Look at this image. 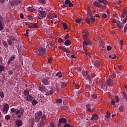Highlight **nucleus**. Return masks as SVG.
<instances>
[{"label": "nucleus", "mask_w": 127, "mask_h": 127, "mask_svg": "<svg viewBox=\"0 0 127 127\" xmlns=\"http://www.w3.org/2000/svg\"><path fill=\"white\" fill-rule=\"evenodd\" d=\"M39 90L41 92H43L44 91H45V92H46V89H45V86H44L43 85L40 86L39 88Z\"/></svg>", "instance_id": "15"}, {"label": "nucleus", "mask_w": 127, "mask_h": 127, "mask_svg": "<svg viewBox=\"0 0 127 127\" xmlns=\"http://www.w3.org/2000/svg\"><path fill=\"white\" fill-rule=\"evenodd\" d=\"M38 102H37V101H36V100H33L32 102V104L33 106H35V105H36V104H37Z\"/></svg>", "instance_id": "35"}, {"label": "nucleus", "mask_w": 127, "mask_h": 127, "mask_svg": "<svg viewBox=\"0 0 127 127\" xmlns=\"http://www.w3.org/2000/svg\"><path fill=\"white\" fill-rule=\"evenodd\" d=\"M61 7L63 8H65V7H67L68 5H66L64 2L63 4L61 5Z\"/></svg>", "instance_id": "41"}, {"label": "nucleus", "mask_w": 127, "mask_h": 127, "mask_svg": "<svg viewBox=\"0 0 127 127\" xmlns=\"http://www.w3.org/2000/svg\"><path fill=\"white\" fill-rule=\"evenodd\" d=\"M48 63H51L52 62V58H50L48 60Z\"/></svg>", "instance_id": "62"}, {"label": "nucleus", "mask_w": 127, "mask_h": 127, "mask_svg": "<svg viewBox=\"0 0 127 127\" xmlns=\"http://www.w3.org/2000/svg\"><path fill=\"white\" fill-rule=\"evenodd\" d=\"M20 17L22 19H23V18H24V16L23 15V14L22 13H20Z\"/></svg>", "instance_id": "54"}, {"label": "nucleus", "mask_w": 127, "mask_h": 127, "mask_svg": "<svg viewBox=\"0 0 127 127\" xmlns=\"http://www.w3.org/2000/svg\"><path fill=\"white\" fill-rule=\"evenodd\" d=\"M23 93L26 101H28V102L32 101L33 97L29 95V91H28V90H25Z\"/></svg>", "instance_id": "1"}, {"label": "nucleus", "mask_w": 127, "mask_h": 127, "mask_svg": "<svg viewBox=\"0 0 127 127\" xmlns=\"http://www.w3.org/2000/svg\"><path fill=\"white\" fill-rule=\"evenodd\" d=\"M65 87H66V83L62 82V88H65Z\"/></svg>", "instance_id": "47"}, {"label": "nucleus", "mask_w": 127, "mask_h": 127, "mask_svg": "<svg viewBox=\"0 0 127 127\" xmlns=\"http://www.w3.org/2000/svg\"><path fill=\"white\" fill-rule=\"evenodd\" d=\"M3 22H0V31L3 30V26L2 25Z\"/></svg>", "instance_id": "31"}, {"label": "nucleus", "mask_w": 127, "mask_h": 127, "mask_svg": "<svg viewBox=\"0 0 127 127\" xmlns=\"http://www.w3.org/2000/svg\"><path fill=\"white\" fill-rule=\"evenodd\" d=\"M2 43L4 47H5L6 48L8 47V45H7V42H6V41H4L2 42Z\"/></svg>", "instance_id": "24"}, {"label": "nucleus", "mask_w": 127, "mask_h": 127, "mask_svg": "<svg viewBox=\"0 0 127 127\" xmlns=\"http://www.w3.org/2000/svg\"><path fill=\"white\" fill-rule=\"evenodd\" d=\"M86 108L87 112H90V113H93L94 112V109L92 108L90 104H87L86 105Z\"/></svg>", "instance_id": "10"}, {"label": "nucleus", "mask_w": 127, "mask_h": 127, "mask_svg": "<svg viewBox=\"0 0 127 127\" xmlns=\"http://www.w3.org/2000/svg\"><path fill=\"white\" fill-rule=\"evenodd\" d=\"M45 121H46V115L43 114L42 118H41L40 127H45Z\"/></svg>", "instance_id": "4"}, {"label": "nucleus", "mask_w": 127, "mask_h": 127, "mask_svg": "<svg viewBox=\"0 0 127 127\" xmlns=\"http://www.w3.org/2000/svg\"><path fill=\"white\" fill-rule=\"evenodd\" d=\"M8 38H10L11 40H14V38H12V36L10 35H8L7 36Z\"/></svg>", "instance_id": "56"}, {"label": "nucleus", "mask_w": 127, "mask_h": 127, "mask_svg": "<svg viewBox=\"0 0 127 127\" xmlns=\"http://www.w3.org/2000/svg\"><path fill=\"white\" fill-rule=\"evenodd\" d=\"M42 116V112L38 111L35 113V119L37 123H39L41 116Z\"/></svg>", "instance_id": "3"}, {"label": "nucleus", "mask_w": 127, "mask_h": 127, "mask_svg": "<svg viewBox=\"0 0 127 127\" xmlns=\"http://www.w3.org/2000/svg\"><path fill=\"white\" fill-rule=\"evenodd\" d=\"M28 10L29 11H31V12H33V11H35V10H36V9H34L33 7H29L28 8Z\"/></svg>", "instance_id": "25"}, {"label": "nucleus", "mask_w": 127, "mask_h": 127, "mask_svg": "<svg viewBox=\"0 0 127 127\" xmlns=\"http://www.w3.org/2000/svg\"><path fill=\"white\" fill-rule=\"evenodd\" d=\"M117 24L118 27H119L120 28H123V26L122 25V23H121V21H118Z\"/></svg>", "instance_id": "26"}, {"label": "nucleus", "mask_w": 127, "mask_h": 127, "mask_svg": "<svg viewBox=\"0 0 127 127\" xmlns=\"http://www.w3.org/2000/svg\"><path fill=\"white\" fill-rule=\"evenodd\" d=\"M9 109V106L8 104H6L4 105L2 111L4 113V114H7L8 112V110Z\"/></svg>", "instance_id": "8"}, {"label": "nucleus", "mask_w": 127, "mask_h": 127, "mask_svg": "<svg viewBox=\"0 0 127 127\" xmlns=\"http://www.w3.org/2000/svg\"><path fill=\"white\" fill-rule=\"evenodd\" d=\"M123 96L125 98L127 99V93L124 92H123Z\"/></svg>", "instance_id": "44"}, {"label": "nucleus", "mask_w": 127, "mask_h": 127, "mask_svg": "<svg viewBox=\"0 0 127 127\" xmlns=\"http://www.w3.org/2000/svg\"><path fill=\"white\" fill-rule=\"evenodd\" d=\"M51 23H54V24H56L57 22V20L56 19H53L51 21Z\"/></svg>", "instance_id": "34"}, {"label": "nucleus", "mask_w": 127, "mask_h": 127, "mask_svg": "<svg viewBox=\"0 0 127 127\" xmlns=\"http://www.w3.org/2000/svg\"><path fill=\"white\" fill-rule=\"evenodd\" d=\"M46 14L47 13L46 12H45V11L39 12L38 18H39V19H42L43 17H45V16H46Z\"/></svg>", "instance_id": "6"}, {"label": "nucleus", "mask_w": 127, "mask_h": 127, "mask_svg": "<svg viewBox=\"0 0 127 127\" xmlns=\"http://www.w3.org/2000/svg\"><path fill=\"white\" fill-rule=\"evenodd\" d=\"M62 102H63L62 99H57L56 100V103H57V104H61V103H62Z\"/></svg>", "instance_id": "29"}, {"label": "nucleus", "mask_w": 127, "mask_h": 127, "mask_svg": "<svg viewBox=\"0 0 127 127\" xmlns=\"http://www.w3.org/2000/svg\"><path fill=\"white\" fill-rule=\"evenodd\" d=\"M39 2H40L43 4H45V3H46V1L45 0H39Z\"/></svg>", "instance_id": "36"}, {"label": "nucleus", "mask_w": 127, "mask_h": 127, "mask_svg": "<svg viewBox=\"0 0 127 127\" xmlns=\"http://www.w3.org/2000/svg\"><path fill=\"white\" fill-rule=\"evenodd\" d=\"M90 20L92 22H95V21H96V18H95V16H91Z\"/></svg>", "instance_id": "28"}, {"label": "nucleus", "mask_w": 127, "mask_h": 127, "mask_svg": "<svg viewBox=\"0 0 127 127\" xmlns=\"http://www.w3.org/2000/svg\"><path fill=\"white\" fill-rule=\"evenodd\" d=\"M50 126L51 127H55V125H54V123H53V122H52L50 124Z\"/></svg>", "instance_id": "64"}, {"label": "nucleus", "mask_w": 127, "mask_h": 127, "mask_svg": "<svg viewBox=\"0 0 127 127\" xmlns=\"http://www.w3.org/2000/svg\"><path fill=\"white\" fill-rule=\"evenodd\" d=\"M88 35L89 33H88V32H86L85 34L83 35V39H87Z\"/></svg>", "instance_id": "21"}, {"label": "nucleus", "mask_w": 127, "mask_h": 127, "mask_svg": "<svg viewBox=\"0 0 127 127\" xmlns=\"http://www.w3.org/2000/svg\"><path fill=\"white\" fill-rule=\"evenodd\" d=\"M102 17L103 18H107V14H106V13L102 14Z\"/></svg>", "instance_id": "60"}, {"label": "nucleus", "mask_w": 127, "mask_h": 127, "mask_svg": "<svg viewBox=\"0 0 127 127\" xmlns=\"http://www.w3.org/2000/svg\"><path fill=\"white\" fill-rule=\"evenodd\" d=\"M38 26H37V23L32 24V25L29 26V28H37Z\"/></svg>", "instance_id": "16"}, {"label": "nucleus", "mask_w": 127, "mask_h": 127, "mask_svg": "<svg viewBox=\"0 0 127 127\" xmlns=\"http://www.w3.org/2000/svg\"><path fill=\"white\" fill-rule=\"evenodd\" d=\"M64 127H71V126L68 123H66L64 125Z\"/></svg>", "instance_id": "61"}, {"label": "nucleus", "mask_w": 127, "mask_h": 127, "mask_svg": "<svg viewBox=\"0 0 127 127\" xmlns=\"http://www.w3.org/2000/svg\"><path fill=\"white\" fill-rule=\"evenodd\" d=\"M87 39H84V41L83 42V46H88V43L86 41Z\"/></svg>", "instance_id": "27"}, {"label": "nucleus", "mask_w": 127, "mask_h": 127, "mask_svg": "<svg viewBox=\"0 0 127 127\" xmlns=\"http://www.w3.org/2000/svg\"><path fill=\"white\" fill-rule=\"evenodd\" d=\"M7 42L9 45H11V44H12V40L11 39L7 40Z\"/></svg>", "instance_id": "43"}, {"label": "nucleus", "mask_w": 127, "mask_h": 127, "mask_svg": "<svg viewBox=\"0 0 127 127\" xmlns=\"http://www.w3.org/2000/svg\"><path fill=\"white\" fill-rule=\"evenodd\" d=\"M61 110H64L65 111H67L69 110V107L68 106L64 105V106H62L61 107Z\"/></svg>", "instance_id": "19"}, {"label": "nucleus", "mask_w": 127, "mask_h": 127, "mask_svg": "<svg viewBox=\"0 0 127 127\" xmlns=\"http://www.w3.org/2000/svg\"><path fill=\"white\" fill-rule=\"evenodd\" d=\"M111 104H112V105H113V106H114V105H115L116 102H115V100H111Z\"/></svg>", "instance_id": "63"}, {"label": "nucleus", "mask_w": 127, "mask_h": 127, "mask_svg": "<svg viewBox=\"0 0 127 127\" xmlns=\"http://www.w3.org/2000/svg\"><path fill=\"white\" fill-rule=\"evenodd\" d=\"M64 44L65 45V46H70V45H71V42L69 40H66Z\"/></svg>", "instance_id": "17"}, {"label": "nucleus", "mask_w": 127, "mask_h": 127, "mask_svg": "<svg viewBox=\"0 0 127 127\" xmlns=\"http://www.w3.org/2000/svg\"><path fill=\"white\" fill-rule=\"evenodd\" d=\"M86 88L88 90H91V86H90V85H89V84H86Z\"/></svg>", "instance_id": "49"}, {"label": "nucleus", "mask_w": 127, "mask_h": 127, "mask_svg": "<svg viewBox=\"0 0 127 127\" xmlns=\"http://www.w3.org/2000/svg\"><path fill=\"white\" fill-rule=\"evenodd\" d=\"M16 58V56H15V55H14L13 56H12L10 59H9V60L7 62V65H9V64H10V63L12 62V61H13V60H14V59H15Z\"/></svg>", "instance_id": "12"}, {"label": "nucleus", "mask_w": 127, "mask_h": 127, "mask_svg": "<svg viewBox=\"0 0 127 127\" xmlns=\"http://www.w3.org/2000/svg\"><path fill=\"white\" fill-rule=\"evenodd\" d=\"M30 32V31L29 30V29L27 30L26 31V33L27 35L25 34V35L26 36H27V37H28V33H29Z\"/></svg>", "instance_id": "51"}, {"label": "nucleus", "mask_w": 127, "mask_h": 127, "mask_svg": "<svg viewBox=\"0 0 127 127\" xmlns=\"http://www.w3.org/2000/svg\"><path fill=\"white\" fill-rule=\"evenodd\" d=\"M62 124H64L65 125H66V124H67V120H66V119L64 118L60 119L59 121V124H58V127H61Z\"/></svg>", "instance_id": "5"}, {"label": "nucleus", "mask_w": 127, "mask_h": 127, "mask_svg": "<svg viewBox=\"0 0 127 127\" xmlns=\"http://www.w3.org/2000/svg\"><path fill=\"white\" fill-rule=\"evenodd\" d=\"M75 22H76L77 23H80V22H81V19H76L75 20Z\"/></svg>", "instance_id": "57"}, {"label": "nucleus", "mask_w": 127, "mask_h": 127, "mask_svg": "<svg viewBox=\"0 0 127 127\" xmlns=\"http://www.w3.org/2000/svg\"><path fill=\"white\" fill-rule=\"evenodd\" d=\"M87 13L90 16H92V15L93 14V12L92 11L91 8H90V7H88L87 8Z\"/></svg>", "instance_id": "18"}, {"label": "nucleus", "mask_w": 127, "mask_h": 127, "mask_svg": "<svg viewBox=\"0 0 127 127\" xmlns=\"http://www.w3.org/2000/svg\"><path fill=\"white\" fill-rule=\"evenodd\" d=\"M36 53L39 56H42L46 54V49L42 47L39 48L37 51Z\"/></svg>", "instance_id": "2"}, {"label": "nucleus", "mask_w": 127, "mask_h": 127, "mask_svg": "<svg viewBox=\"0 0 127 127\" xmlns=\"http://www.w3.org/2000/svg\"><path fill=\"white\" fill-rule=\"evenodd\" d=\"M56 76L57 77H59V78H62V72L61 71H59L56 74Z\"/></svg>", "instance_id": "20"}, {"label": "nucleus", "mask_w": 127, "mask_h": 127, "mask_svg": "<svg viewBox=\"0 0 127 127\" xmlns=\"http://www.w3.org/2000/svg\"><path fill=\"white\" fill-rule=\"evenodd\" d=\"M63 51L66 52V53H70V51L68 49H66V48H64Z\"/></svg>", "instance_id": "37"}, {"label": "nucleus", "mask_w": 127, "mask_h": 127, "mask_svg": "<svg viewBox=\"0 0 127 127\" xmlns=\"http://www.w3.org/2000/svg\"><path fill=\"white\" fill-rule=\"evenodd\" d=\"M106 118L107 119H111V112L108 111L106 113Z\"/></svg>", "instance_id": "23"}, {"label": "nucleus", "mask_w": 127, "mask_h": 127, "mask_svg": "<svg viewBox=\"0 0 127 127\" xmlns=\"http://www.w3.org/2000/svg\"><path fill=\"white\" fill-rule=\"evenodd\" d=\"M64 3H65L66 5H68V6H69V7L74 6V5L71 2L70 0H65Z\"/></svg>", "instance_id": "11"}, {"label": "nucleus", "mask_w": 127, "mask_h": 127, "mask_svg": "<svg viewBox=\"0 0 127 127\" xmlns=\"http://www.w3.org/2000/svg\"><path fill=\"white\" fill-rule=\"evenodd\" d=\"M42 83L45 84V85H48V79H43L42 80Z\"/></svg>", "instance_id": "22"}, {"label": "nucleus", "mask_w": 127, "mask_h": 127, "mask_svg": "<svg viewBox=\"0 0 127 127\" xmlns=\"http://www.w3.org/2000/svg\"><path fill=\"white\" fill-rule=\"evenodd\" d=\"M4 70V66L0 65V72H2Z\"/></svg>", "instance_id": "40"}, {"label": "nucleus", "mask_w": 127, "mask_h": 127, "mask_svg": "<svg viewBox=\"0 0 127 127\" xmlns=\"http://www.w3.org/2000/svg\"><path fill=\"white\" fill-rule=\"evenodd\" d=\"M92 98H93V99H97L98 97L97 96V95H94V94H92L91 95Z\"/></svg>", "instance_id": "53"}, {"label": "nucleus", "mask_w": 127, "mask_h": 127, "mask_svg": "<svg viewBox=\"0 0 127 127\" xmlns=\"http://www.w3.org/2000/svg\"><path fill=\"white\" fill-rule=\"evenodd\" d=\"M112 47L110 46H108L107 47V50H108V51H111V50H112Z\"/></svg>", "instance_id": "45"}, {"label": "nucleus", "mask_w": 127, "mask_h": 127, "mask_svg": "<svg viewBox=\"0 0 127 127\" xmlns=\"http://www.w3.org/2000/svg\"><path fill=\"white\" fill-rule=\"evenodd\" d=\"M0 98H4V93L2 92H0Z\"/></svg>", "instance_id": "42"}, {"label": "nucleus", "mask_w": 127, "mask_h": 127, "mask_svg": "<svg viewBox=\"0 0 127 127\" xmlns=\"http://www.w3.org/2000/svg\"><path fill=\"white\" fill-rule=\"evenodd\" d=\"M82 92H83V89H80L78 92H77L78 95H80V94L82 93Z\"/></svg>", "instance_id": "58"}, {"label": "nucleus", "mask_w": 127, "mask_h": 127, "mask_svg": "<svg viewBox=\"0 0 127 127\" xmlns=\"http://www.w3.org/2000/svg\"><path fill=\"white\" fill-rule=\"evenodd\" d=\"M119 110L123 112L124 111V107H123L122 106H120L119 107Z\"/></svg>", "instance_id": "55"}, {"label": "nucleus", "mask_w": 127, "mask_h": 127, "mask_svg": "<svg viewBox=\"0 0 127 127\" xmlns=\"http://www.w3.org/2000/svg\"><path fill=\"white\" fill-rule=\"evenodd\" d=\"M86 21L88 24H90V23H91V20H90V18H87L86 19Z\"/></svg>", "instance_id": "50"}, {"label": "nucleus", "mask_w": 127, "mask_h": 127, "mask_svg": "<svg viewBox=\"0 0 127 127\" xmlns=\"http://www.w3.org/2000/svg\"><path fill=\"white\" fill-rule=\"evenodd\" d=\"M102 3L104 4H109V1L107 0H102Z\"/></svg>", "instance_id": "39"}, {"label": "nucleus", "mask_w": 127, "mask_h": 127, "mask_svg": "<svg viewBox=\"0 0 127 127\" xmlns=\"http://www.w3.org/2000/svg\"><path fill=\"white\" fill-rule=\"evenodd\" d=\"M85 40L87 41L88 45H92V42L90 41L88 38L86 39Z\"/></svg>", "instance_id": "38"}, {"label": "nucleus", "mask_w": 127, "mask_h": 127, "mask_svg": "<svg viewBox=\"0 0 127 127\" xmlns=\"http://www.w3.org/2000/svg\"><path fill=\"white\" fill-rule=\"evenodd\" d=\"M91 121H97L99 120V116L97 114H94L91 118Z\"/></svg>", "instance_id": "14"}, {"label": "nucleus", "mask_w": 127, "mask_h": 127, "mask_svg": "<svg viewBox=\"0 0 127 127\" xmlns=\"http://www.w3.org/2000/svg\"><path fill=\"white\" fill-rule=\"evenodd\" d=\"M99 64H100V62H99L98 61H95V62L94 63V66H96V67L97 66H99Z\"/></svg>", "instance_id": "32"}, {"label": "nucleus", "mask_w": 127, "mask_h": 127, "mask_svg": "<svg viewBox=\"0 0 127 127\" xmlns=\"http://www.w3.org/2000/svg\"><path fill=\"white\" fill-rule=\"evenodd\" d=\"M16 109H15V108H12L11 109V113H15V112H16Z\"/></svg>", "instance_id": "48"}, {"label": "nucleus", "mask_w": 127, "mask_h": 127, "mask_svg": "<svg viewBox=\"0 0 127 127\" xmlns=\"http://www.w3.org/2000/svg\"><path fill=\"white\" fill-rule=\"evenodd\" d=\"M112 84H113V80L112 79V78H108L107 79V82L106 84H102V88H105V87H106L107 85H108V86H110Z\"/></svg>", "instance_id": "7"}, {"label": "nucleus", "mask_w": 127, "mask_h": 127, "mask_svg": "<svg viewBox=\"0 0 127 127\" xmlns=\"http://www.w3.org/2000/svg\"><path fill=\"white\" fill-rule=\"evenodd\" d=\"M82 74L83 77H86L87 76V71L86 70H82Z\"/></svg>", "instance_id": "33"}, {"label": "nucleus", "mask_w": 127, "mask_h": 127, "mask_svg": "<svg viewBox=\"0 0 127 127\" xmlns=\"http://www.w3.org/2000/svg\"><path fill=\"white\" fill-rule=\"evenodd\" d=\"M10 119V116L9 115H6L5 116V119H6L7 121H8Z\"/></svg>", "instance_id": "46"}, {"label": "nucleus", "mask_w": 127, "mask_h": 127, "mask_svg": "<svg viewBox=\"0 0 127 127\" xmlns=\"http://www.w3.org/2000/svg\"><path fill=\"white\" fill-rule=\"evenodd\" d=\"M63 26L64 29H67V28H68V27L67 26V24H66V23L65 22L63 23Z\"/></svg>", "instance_id": "30"}, {"label": "nucleus", "mask_w": 127, "mask_h": 127, "mask_svg": "<svg viewBox=\"0 0 127 127\" xmlns=\"http://www.w3.org/2000/svg\"><path fill=\"white\" fill-rule=\"evenodd\" d=\"M118 67L120 69V70H123V65H118Z\"/></svg>", "instance_id": "59"}, {"label": "nucleus", "mask_w": 127, "mask_h": 127, "mask_svg": "<svg viewBox=\"0 0 127 127\" xmlns=\"http://www.w3.org/2000/svg\"><path fill=\"white\" fill-rule=\"evenodd\" d=\"M57 89L52 88L50 90H48L47 93H46V96H49L50 95H52L54 94L55 91H57Z\"/></svg>", "instance_id": "9"}, {"label": "nucleus", "mask_w": 127, "mask_h": 127, "mask_svg": "<svg viewBox=\"0 0 127 127\" xmlns=\"http://www.w3.org/2000/svg\"><path fill=\"white\" fill-rule=\"evenodd\" d=\"M15 124H16L17 127H21V126H22V125H23V124L22 123V121H21L20 120H17L15 122Z\"/></svg>", "instance_id": "13"}, {"label": "nucleus", "mask_w": 127, "mask_h": 127, "mask_svg": "<svg viewBox=\"0 0 127 127\" xmlns=\"http://www.w3.org/2000/svg\"><path fill=\"white\" fill-rule=\"evenodd\" d=\"M0 22H3V17L0 15Z\"/></svg>", "instance_id": "52"}]
</instances>
